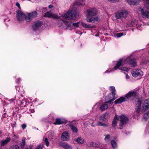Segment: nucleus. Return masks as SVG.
I'll use <instances>...</instances> for the list:
<instances>
[{
	"label": "nucleus",
	"mask_w": 149,
	"mask_h": 149,
	"mask_svg": "<svg viewBox=\"0 0 149 149\" xmlns=\"http://www.w3.org/2000/svg\"><path fill=\"white\" fill-rule=\"evenodd\" d=\"M89 17H88L86 19V21L88 22L92 23H94L95 22L94 21V17H92L91 18H89Z\"/></svg>",
	"instance_id": "nucleus-28"
},
{
	"label": "nucleus",
	"mask_w": 149,
	"mask_h": 149,
	"mask_svg": "<svg viewBox=\"0 0 149 149\" xmlns=\"http://www.w3.org/2000/svg\"><path fill=\"white\" fill-rule=\"evenodd\" d=\"M111 143L113 148H114L116 147V143L115 141L114 140H112L111 142Z\"/></svg>",
	"instance_id": "nucleus-31"
},
{
	"label": "nucleus",
	"mask_w": 149,
	"mask_h": 149,
	"mask_svg": "<svg viewBox=\"0 0 149 149\" xmlns=\"http://www.w3.org/2000/svg\"><path fill=\"white\" fill-rule=\"evenodd\" d=\"M81 24L80 22H78L77 23H73L72 24V26L75 27L77 28L79 27V24Z\"/></svg>",
	"instance_id": "nucleus-33"
},
{
	"label": "nucleus",
	"mask_w": 149,
	"mask_h": 149,
	"mask_svg": "<svg viewBox=\"0 0 149 149\" xmlns=\"http://www.w3.org/2000/svg\"><path fill=\"white\" fill-rule=\"evenodd\" d=\"M69 125L70 128L74 132L76 133L77 132L78 130L76 126L73 125V124L71 123H70Z\"/></svg>",
	"instance_id": "nucleus-21"
},
{
	"label": "nucleus",
	"mask_w": 149,
	"mask_h": 149,
	"mask_svg": "<svg viewBox=\"0 0 149 149\" xmlns=\"http://www.w3.org/2000/svg\"><path fill=\"white\" fill-rule=\"evenodd\" d=\"M1 134V132L0 131V134Z\"/></svg>",
	"instance_id": "nucleus-52"
},
{
	"label": "nucleus",
	"mask_w": 149,
	"mask_h": 149,
	"mask_svg": "<svg viewBox=\"0 0 149 149\" xmlns=\"http://www.w3.org/2000/svg\"><path fill=\"white\" fill-rule=\"evenodd\" d=\"M66 121L65 119L63 118H56V119L55 122L54 123V124L56 125H60L64 123H66Z\"/></svg>",
	"instance_id": "nucleus-14"
},
{
	"label": "nucleus",
	"mask_w": 149,
	"mask_h": 149,
	"mask_svg": "<svg viewBox=\"0 0 149 149\" xmlns=\"http://www.w3.org/2000/svg\"><path fill=\"white\" fill-rule=\"evenodd\" d=\"M126 78L127 79H128L129 78V77L127 75L126 76Z\"/></svg>",
	"instance_id": "nucleus-50"
},
{
	"label": "nucleus",
	"mask_w": 149,
	"mask_h": 149,
	"mask_svg": "<svg viewBox=\"0 0 149 149\" xmlns=\"http://www.w3.org/2000/svg\"><path fill=\"white\" fill-rule=\"evenodd\" d=\"M139 90V88H138L136 90L129 92L124 97H120L116 100L114 103L115 104H120L124 102L127 101L131 98H135L138 95V91Z\"/></svg>",
	"instance_id": "nucleus-2"
},
{
	"label": "nucleus",
	"mask_w": 149,
	"mask_h": 149,
	"mask_svg": "<svg viewBox=\"0 0 149 149\" xmlns=\"http://www.w3.org/2000/svg\"><path fill=\"white\" fill-rule=\"evenodd\" d=\"M44 146L43 144H40L38 145L35 149H43Z\"/></svg>",
	"instance_id": "nucleus-32"
},
{
	"label": "nucleus",
	"mask_w": 149,
	"mask_h": 149,
	"mask_svg": "<svg viewBox=\"0 0 149 149\" xmlns=\"http://www.w3.org/2000/svg\"><path fill=\"white\" fill-rule=\"evenodd\" d=\"M131 23V24H132V25H133L134 24V22L133 21H132Z\"/></svg>",
	"instance_id": "nucleus-49"
},
{
	"label": "nucleus",
	"mask_w": 149,
	"mask_h": 149,
	"mask_svg": "<svg viewBox=\"0 0 149 149\" xmlns=\"http://www.w3.org/2000/svg\"><path fill=\"white\" fill-rule=\"evenodd\" d=\"M113 3L115 1H116L118 0H107Z\"/></svg>",
	"instance_id": "nucleus-46"
},
{
	"label": "nucleus",
	"mask_w": 149,
	"mask_h": 149,
	"mask_svg": "<svg viewBox=\"0 0 149 149\" xmlns=\"http://www.w3.org/2000/svg\"><path fill=\"white\" fill-rule=\"evenodd\" d=\"M87 12L88 17L95 16L97 14V10L95 8L91 9V10H87Z\"/></svg>",
	"instance_id": "nucleus-8"
},
{
	"label": "nucleus",
	"mask_w": 149,
	"mask_h": 149,
	"mask_svg": "<svg viewBox=\"0 0 149 149\" xmlns=\"http://www.w3.org/2000/svg\"><path fill=\"white\" fill-rule=\"evenodd\" d=\"M45 143L46 146H49V143L47 138H46L45 139Z\"/></svg>",
	"instance_id": "nucleus-37"
},
{
	"label": "nucleus",
	"mask_w": 149,
	"mask_h": 149,
	"mask_svg": "<svg viewBox=\"0 0 149 149\" xmlns=\"http://www.w3.org/2000/svg\"><path fill=\"white\" fill-rule=\"evenodd\" d=\"M60 145L65 149H72V147L68 144L65 142H61Z\"/></svg>",
	"instance_id": "nucleus-15"
},
{
	"label": "nucleus",
	"mask_w": 149,
	"mask_h": 149,
	"mask_svg": "<svg viewBox=\"0 0 149 149\" xmlns=\"http://www.w3.org/2000/svg\"><path fill=\"white\" fill-rule=\"evenodd\" d=\"M120 69L122 70L125 71L127 72L129 71V69L126 67H123L122 68H120Z\"/></svg>",
	"instance_id": "nucleus-38"
},
{
	"label": "nucleus",
	"mask_w": 149,
	"mask_h": 149,
	"mask_svg": "<svg viewBox=\"0 0 149 149\" xmlns=\"http://www.w3.org/2000/svg\"><path fill=\"white\" fill-rule=\"evenodd\" d=\"M120 117L119 126L123 127V126L128 122L129 119L125 115H122Z\"/></svg>",
	"instance_id": "nucleus-4"
},
{
	"label": "nucleus",
	"mask_w": 149,
	"mask_h": 149,
	"mask_svg": "<svg viewBox=\"0 0 149 149\" xmlns=\"http://www.w3.org/2000/svg\"><path fill=\"white\" fill-rule=\"evenodd\" d=\"M125 63L132 66H135L137 65L136 59H132L130 57H127L125 59Z\"/></svg>",
	"instance_id": "nucleus-5"
},
{
	"label": "nucleus",
	"mask_w": 149,
	"mask_h": 149,
	"mask_svg": "<svg viewBox=\"0 0 149 149\" xmlns=\"http://www.w3.org/2000/svg\"><path fill=\"white\" fill-rule=\"evenodd\" d=\"M145 0L147 2L149 1V0Z\"/></svg>",
	"instance_id": "nucleus-51"
},
{
	"label": "nucleus",
	"mask_w": 149,
	"mask_h": 149,
	"mask_svg": "<svg viewBox=\"0 0 149 149\" xmlns=\"http://www.w3.org/2000/svg\"><path fill=\"white\" fill-rule=\"evenodd\" d=\"M123 59V58H121L118 61L116 65L114 68V69L115 70H116L120 66L122 65L123 63L122 62Z\"/></svg>",
	"instance_id": "nucleus-18"
},
{
	"label": "nucleus",
	"mask_w": 149,
	"mask_h": 149,
	"mask_svg": "<svg viewBox=\"0 0 149 149\" xmlns=\"http://www.w3.org/2000/svg\"><path fill=\"white\" fill-rule=\"evenodd\" d=\"M91 145L93 147L100 148L102 147L101 144L99 143H97L94 142H91Z\"/></svg>",
	"instance_id": "nucleus-22"
},
{
	"label": "nucleus",
	"mask_w": 149,
	"mask_h": 149,
	"mask_svg": "<svg viewBox=\"0 0 149 149\" xmlns=\"http://www.w3.org/2000/svg\"><path fill=\"white\" fill-rule=\"evenodd\" d=\"M43 24L42 22L41 21H38L35 22L33 25V28L34 30L36 31L38 28L41 26Z\"/></svg>",
	"instance_id": "nucleus-10"
},
{
	"label": "nucleus",
	"mask_w": 149,
	"mask_h": 149,
	"mask_svg": "<svg viewBox=\"0 0 149 149\" xmlns=\"http://www.w3.org/2000/svg\"><path fill=\"white\" fill-rule=\"evenodd\" d=\"M53 6H52V5H50L49 6V8H53Z\"/></svg>",
	"instance_id": "nucleus-47"
},
{
	"label": "nucleus",
	"mask_w": 149,
	"mask_h": 149,
	"mask_svg": "<svg viewBox=\"0 0 149 149\" xmlns=\"http://www.w3.org/2000/svg\"><path fill=\"white\" fill-rule=\"evenodd\" d=\"M109 117V113L107 112H106L104 114L101 116L100 117V120L105 121L106 119H107Z\"/></svg>",
	"instance_id": "nucleus-17"
},
{
	"label": "nucleus",
	"mask_w": 149,
	"mask_h": 149,
	"mask_svg": "<svg viewBox=\"0 0 149 149\" xmlns=\"http://www.w3.org/2000/svg\"><path fill=\"white\" fill-rule=\"evenodd\" d=\"M108 108V105L105 102L102 104L100 107V109L101 111H103L106 110Z\"/></svg>",
	"instance_id": "nucleus-23"
},
{
	"label": "nucleus",
	"mask_w": 149,
	"mask_h": 149,
	"mask_svg": "<svg viewBox=\"0 0 149 149\" xmlns=\"http://www.w3.org/2000/svg\"><path fill=\"white\" fill-rule=\"evenodd\" d=\"M22 129L24 130L26 127V125L25 124H23L22 125Z\"/></svg>",
	"instance_id": "nucleus-43"
},
{
	"label": "nucleus",
	"mask_w": 149,
	"mask_h": 149,
	"mask_svg": "<svg viewBox=\"0 0 149 149\" xmlns=\"http://www.w3.org/2000/svg\"><path fill=\"white\" fill-rule=\"evenodd\" d=\"M117 118V120L118 119V115L116 114V116L114 118H115V119H116Z\"/></svg>",
	"instance_id": "nucleus-48"
},
{
	"label": "nucleus",
	"mask_w": 149,
	"mask_h": 149,
	"mask_svg": "<svg viewBox=\"0 0 149 149\" xmlns=\"http://www.w3.org/2000/svg\"><path fill=\"white\" fill-rule=\"evenodd\" d=\"M146 1L147 3V4H146L147 8L148 9H149V1L148 2H147Z\"/></svg>",
	"instance_id": "nucleus-44"
},
{
	"label": "nucleus",
	"mask_w": 149,
	"mask_h": 149,
	"mask_svg": "<svg viewBox=\"0 0 149 149\" xmlns=\"http://www.w3.org/2000/svg\"><path fill=\"white\" fill-rule=\"evenodd\" d=\"M141 102L139 99H137L135 102V111L139 113L140 111L141 107Z\"/></svg>",
	"instance_id": "nucleus-6"
},
{
	"label": "nucleus",
	"mask_w": 149,
	"mask_h": 149,
	"mask_svg": "<svg viewBox=\"0 0 149 149\" xmlns=\"http://www.w3.org/2000/svg\"><path fill=\"white\" fill-rule=\"evenodd\" d=\"M143 109L142 110V112H145L149 107V99H146L144 102V104L142 105Z\"/></svg>",
	"instance_id": "nucleus-11"
},
{
	"label": "nucleus",
	"mask_w": 149,
	"mask_h": 149,
	"mask_svg": "<svg viewBox=\"0 0 149 149\" xmlns=\"http://www.w3.org/2000/svg\"><path fill=\"white\" fill-rule=\"evenodd\" d=\"M141 13L143 17L148 18H149V11H144L143 9H141Z\"/></svg>",
	"instance_id": "nucleus-16"
},
{
	"label": "nucleus",
	"mask_w": 149,
	"mask_h": 149,
	"mask_svg": "<svg viewBox=\"0 0 149 149\" xmlns=\"http://www.w3.org/2000/svg\"><path fill=\"white\" fill-rule=\"evenodd\" d=\"M10 138L7 137L5 139H3L0 142L1 146H3L7 144L10 141Z\"/></svg>",
	"instance_id": "nucleus-13"
},
{
	"label": "nucleus",
	"mask_w": 149,
	"mask_h": 149,
	"mask_svg": "<svg viewBox=\"0 0 149 149\" xmlns=\"http://www.w3.org/2000/svg\"><path fill=\"white\" fill-rule=\"evenodd\" d=\"M44 17H48L53 19H59L58 15L56 14H54L51 11H48L45 13L43 15Z\"/></svg>",
	"instance_id": "nucleus-7"
},
{
	"label": "nucleus",
	"mask_w": 149,
	"mask_h": 149,
	"mask_svg": "<svg viewBox=\"0 0 149 149\" xmlns=\"http://www.w3.org/2000/svg\"><path fill=\"white\" fill-rule=\"evenodd\" d=\"M81 25L85 28H95V26H92L89 24H86L83 22H81Z\"/></svg>",
	"instance_id": "nucleus-19"
},
{
	"label": "nucleus",
	"mask_w": 149,
	"mask_h": 149,
	"mask_svg": "<svg viewBox=\"0 0 149 149\" xmlns=\"http://www.w3.org/2000/svg\"><path fill=\"white\" fill-rule=\"evenodd\" d=\"M25 145V138H24L22 139V143L21 144V147H24V146Z\"/></svg>",
	"instance_id": "nucleus-36"
},
{
	"label": "nucleus",
	"mask_w": 149,
	"mask_h": 149,
	"mask_svg": "<svg viewBox=\"0 0 149 149\" xmlns=\"http://www.w3.org/2000/svg\"><path fill=\"white\" fill-rule=\"evenodd\" d=\"M94 21L95 22V21H98L100 20V19L99 17H94Z\"/></svg>",
	"instance_id": "nucleus-42"
},
{
	"label": "nucleus",
	"mask_w": 149,
	"mask_h": 149,
	"mask_svg": "<svg viewBox=\"0 0 149 149\" xmlns=\"http://www.w3.org/2000/svg\"><path fill=\"white\" fill-rule=\"evenodd\" d=\"M85 4V0H77L74 3V4L78 6L83 5Z\"/></svg>",
	"instance_id": "nucleus-20"
},
{
	"label": "nucleus",
	"mask_w": 149,
	"mask_h": 149,
	"mask_svg": "<svg viewBox=\"0 0 149 149\" xmlns=\"http://www.w3.org/2000/svg\"><path fill=\"white\" fill-rule=\"evenodd\" d=\"M115 98H113V99H111L110 100H109V101H108L105 102V103H107H107H110L113 101L114 100H115Z\"/></svg>",
	"instance_id": "nucleus-39"
},
{
	"label": "nucleus",
	"mask_w": 149,
	"mask_h": 149,
	"mask_svg": "<svg viewBox=\"0 0 149 149\" xmlns=\"http://www.w3.org/2000/svg\"><path fill=\"white\" fill-rule=\"evenodd\" d=\"M69 136L67 132H64L63 133L61 136V139L63 141L69 140Z\"/></svg>",
	"instance_id": "nucleus-12"
},
{
	"label": "nucleus",
	"mask_w": 149,
	"mask_h": 149,
	"mask_svg": "<svg viewBox=\"0 0 149 149\" xmlns=\"http://www.w3.org/2000/svg\"><path fill=\"white\" fill-rule=\"evenodd\" d=\"M63 17L65 19L60 21V23L61 26H62L64 24L67 27H69L71 25V22L66 20H74L76 18V13L73 11H69L66 14L64 15Z\"/></svg>",
	"instance_id": "nucleus-3"
},
{
	"label": "nucleus",
	"mask_w": 149,
	"mask_h": 149,
	"mask_svg": "<svg viewBox=\"0 0 149 149\" xmlns=\"http://www.w3.org/2000/svg\"><path fill=\"white\" fill-rule=\"evenodd\" d=\"M19 147L17 145H13L11 146L10 149H19Z\"/></svg>",
	"instance_id": "nucleus-35"
},
{
	"label": "nucleus",
	"mask_w": 149,
	"mask_h": 149,
	"mask_svg": "<svg viewBox=\"0 0 149 149\" xmlns=\"http://www.w3.org/2000/svg\"><path fill=\"white\" fill-rule=\"evenodd\" d=\"M123 34V33H118L116 34V36L118 37H120L122 36Z\"/></svg>",
	"instance_id": "nucleus-41"
},
{
	"label": "nucleus",
	"mask_w": 149,
	"mask_h": 149,
	"mask_svg": "<svg viewBox=\"0 0 149 149\" xmlns=\"http://www.w3.org/2000/svg\"><path fill=\"white\" fill-rule=\"evenodd\" d=\"M122 18H125L128 14L126 10H123L120 12Z\"/></svg>",
	"instance_id": "nucleus-24"
},
{
	"label": "nucleus",
	"mask_w": 149,
	"mask_h": 149,
	"mask_svg": "<svg viewBox=\"0 0 149 149\" xmlns=\"http://www.w3.org/2000/svg\"><path fill=\"white\" fill-rule=\"evenodd\" d=\"M119 128H120V129H122V127H120Z\"/></svg>",
	"instance_id": "nucleus-53"
},
{
	"label": "nucleus",
	"mask_w": 149,
	"mask_h": 149,
	"mask_svg": "<svg viewBox=\"0 0 149 149\" xmlns=\"http://www.w3.org/2000/svg\"><path fill=\"white\" fill-rule=\"evenodd\" d=\"M97 125L98 126L103 127L105 126L107 127L108 126V124L102 123L100 121L98 122Z\"/></svg>",
	"instance_id": "nucleus-30"
},
{
	"label": "nucleus",
	"mask_w": 149,
	"mask_h": 149,
	"mask_svg": "<svg viewBox=\"0 0 149 149\" xmlns=\"http://www.w3.org/2000/svg\"><path fill=\"white\" fill-rule=\"evenodd\" d=\"M110 137V136L109 134H108L106 135L104 138V139L106 140L107 139L109 140Z\"/></svg>",
	"instance_id": "nucleus-40"
},
{
	"label": "nucleus",
	"mask_w": 149,
	"mask_h": 149,
	"mask_svg": "<svg viewBox=\"0 0 149 149\" xmlns=\"http://www.w3.org/2000/svg\"><path fill=\"white\" fill-rule=\"evenodd\" d=\"M75 141L78 143L81 144H83L84 142V139L81 137H78L76 139Z\"/></svg>",
	"instance_id": "nucleus-25"
},
{
	"label": "nucleus",
	"mask_w": 149,
	"mask_h": 149,
	"mask_svg": "<svg viewBox=\"0 0 149 149\" xmlns=\"http://www.w3.org/2000/svg\"><path fill=\"white\" fill-rule=\"evenodd\" d=\"M121 14L120 12L116 13L115 14L116 18V19L122 18Z\"/></svg>",
	"instance_id": "nucleus-27"
},
{
	"label": "nucleus",
	"mask_w": 149,
	"mask_h": 149,
	"mask_svg": "<svg viewBox=\"0 0 149 149\" xmlns=\"http://www.w3.org/2000/svg\"><path fill=\"white\" fill-rule=\"evenodd\" d=\"M132 75L134 77H136L137 76H141L143 74V72L140 69L134 70L132 72Z\"/></svg>",
	"instance_id": "nucleus-9"
},
{
	"label": "nucleus",
	"mask_w": 149,
	"mask_h": 149,
	"mask_svg": "<svg viewBox=\"0 0 149 149\" xmlns=\"http://www.w3.org/2000/svg\"><path fill=\"white\" fill-rule=\"evenodd\" d=\"M140 0H136V1H131L129 3L130 4H135L137 3Z\"/></svg>",
	"instance_id": "nucleus-34"
},
{
	"label": "nucleus",
	"mask_w": 149,
	"mask_h": 149,
	"mask_svg": "<svg viewBox=\"0 0 149 149\" xmlns=\"http://www.w3.org/2000/svg\"><path fill=\"white\" fill-rule=\"evenodd\" d=\"M16 5L19 8V9L20 8V4L18 2H17L16 3Z\"/></svg>",
	"instance_id": "nucleus-45"
},
{
	"label": "nucleus",
	"mask_w": 149,
	"mask_h": 149,
	"mask_svg": "<svg viewBox=\"0 0 149 149\" xmlns=\"http://www.w3.org/2000/svg\"><path fill=\"white\" fill-rule=\"evenodd\" d=\"M37 14L36 11L30 13L26 16L25 14L23 12L18 10L17 11L16 16L18 21L21 22L25 19L27 22H30L33 18L37 17Z\"/></svg>",
	"instance_id": "nucleus-1"
},
{
	"label": "nucleus",
	"mask_w": 149,
	"mask_h": 149,
	"mask_svg": "<svg viewBox=\"0 0 149 149\" xmlns=\"http://www.w3.org/2000/svg\"><path fill=\"white\" fill-rule=\"evenodd\" d=\"M110 91H111L113 96L115 97L116 93L115 92V88L113 86H110Z\"/></svg>",
	"instance_id": "nucleus-26"
},
{
	"label": "nucleus",
	"mask_w": 149,
	"mask_h": 149,
	"mask_svg": "<svg viewBox=\"0 0 149 149\" xmlns=\"http://www.w3.org/2000/svg\"><path fill=\"white\" fill-rule=\"evenodd\" d=\"M117 118L116 119H115V118H114L112 121V127H115L116 126L117 124Z\"/></svg>",
	"instance_id": "nucleus-29"
}]
</instances>
